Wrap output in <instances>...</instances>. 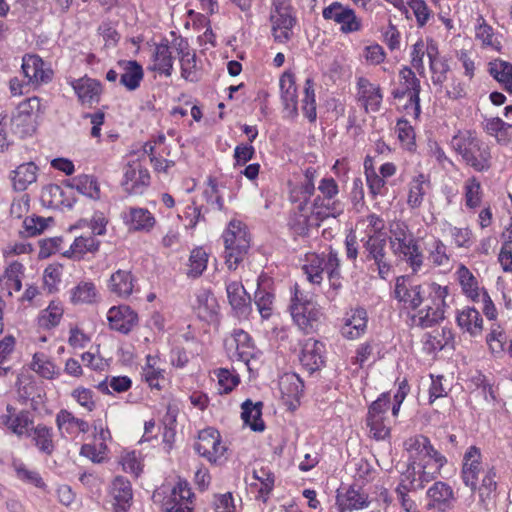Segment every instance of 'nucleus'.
I'll return each mask as SVG.
<instances>
[{
	"label": "nucleus",
	"instance_id": "1",
	"mask_svg": "<svg viewBox=\"0 0 512 512\" xmlns=\"http://www.w3.org/2000/svg\"><path fill=\"white\" fill-rule=\"evenodd\" d=\"M451 145L461 155L463 161L475 171L484 172L491 168L490 148L471 131L455 135Z\"/></svg>",
	"mask_w": 512,
	"mask_h": 512
},
{
	"label": "nucleus",
	"instance_id": "2",
	"mask_svg": "<svg viewBox=\"0 0 512 512\" xmlns=\"http://www.w3.org/2000/svg\"><path fill=\"white\" fill-rule=\"evenodd\" d=\"M389 232V244L393 254L405 259L413 271H417L423 263V257L408 225L403 221H393L389 225Z\"/></svg>",
	"mask_w": 512,
	"mask_h": 512
},
{
	"label": "nucleus",
	"instance_id": "3",
	"mask_svg": "<svg viewBox=\"0 0 512 512\" xmlns=\"http://www.w3.org/2000/svg\"><path fill=\"white\" fill-rule=\"evenodd\" d=\"M225 246V263L229 270H235L250 248V240L240 222L231 221L222 235Z\"/></svg>",
	"mask_w": 512,
	"mask_h": 512
},
{
	"label": "nucleus",
	"instance_id": "4",
	"mask_svg": "<svg viewBox=\"0 0 512 512\" xmlns=\"http://www.w3.org/2000/svg\"><path fill=\"white\" fill-rule=\"evenodd\" d=\"M270 22L274 40L278 43L288 42L293 35L292 29L297 23L295 10L290 0H272Z\"/></svg>",
	"mask_w": 512,
	"mask_h": 512
},
{
	"label": "nucleus",
	"instance_id": "5",
	"mask_svg": "<svg viewBox=\"0 0 512 512\" xmlns=\"http://www.w3.org/2000/svg\"><path fill=\"white\" fill-rule=\"evenodd\" d=\"M430 289L429 299L427 300L430 303L412 316V321L417 320V326L422 329L433 327L445 318V299L448 296V287L431 283Z\"/></svg>",
	"mask_w": 512,
	"mask_h": 512
},
{
	"label": "nucleus",
	"instance_id": "6",
	"mask_svg": "<svg viewBox=\"0 0 512 512\" xmlns=\"http://www.w3.org/2000/svg\"><path fill=\"white\" fill-rule=\"evenodd\" d=\"M290 312L296 325L306 334L315 330L321 317L317 305L304 297L297 286L291 299Z\"/></svg>",
	"mask_w": 512,
	"mask_h": 512
},
{
	"label": "nucleus",
	"instance_id": "7",
	"mask_svg": "<svg viewBox=\"0 0 512 512\" xmlns=\"http://www.w3.org/2000/svg\"><path fill=\"white\" fill-rule=\"evenodd\" d=\"M322 17L327 21H333L340 26L344 34L358 32L362 29L361 19L348 5L334 1L322 10Z\"/></svg>",
	"mask_w": 512,
	"mask_h": 512
},
{
	"label": "nucleus",
	"instance_id": "8",
	"mask_svg": "<svg viewBox=\"0 0 512 512\" xmlns=\"http://www.w3.org/2000/svg\"><path fill=\"white\" fill-rule=\"evenodd\" d=\"M419 474L415 467V462L407 465V468L400 475L399 484L396 487V494L405 511L410 512L416 508L415 502L409 497L410 492L422 490Z\"/></svg>",
	"mask_w": 512,
	"mask_h": 512
},
{
	"label": "nucleus",
	"instance_id": "9",
	"mask_svg": "<svg viewBox=\"0 0 512 512\" xmlns=\"http://www.w3.org/2000/svg\"><path fill=\"white\" fill-rule=\"evenodd\" d=\"M194 449L199 455L207 458L210 462H216L225 451V447L221 445L220 433L212 427L199 432Z\"/></svg>",
	"mask_w": 512,
	"mask_h": 512
},
{
	"label": "nucleus",
	"instance_id": "10",
	"mask_svg": "<svg viewBox=\"0 0 512 512\" xmlns=\"http://www.w3.org/2000/svg\"><path fill=\"white\" fill-rule=\"evenodd\" d=\"M482 454L478 447L470 446L463 457L461 478L472 491L478 488L479 474L482 471Z\"/></svg>",
	"mask_w": 512,
	"mask_h": 512
},
{
	"label": "nucleus",
	"instance_id": "11",
	"mask_svg": "<svg viewBox=\"0 0 512 512\" xmlns=\"http://www.w3.org/2000/svg\"><path fill=\"white\" fill-rule=\"evenodd\" d=\"M325 345L315 339H307L301 350L300 362L302 366L310 373L320 370L324 364Z\"/></svg>",
	"mask_w": 512,
	"mask_h": 512
},
{
	"label": "nucleus",
	"instance_id": "12",
	"mask_svg": "<svg viewBox=\"0 0 512 512\" xmlns=\"http://www.w3.org/2000/svg\"><path fill=\"white\" fill-rule=\"evenodd\" d=\"M44 62L38 55L27 54L22 59V73L26 84L48 83L52 79V71L44 69Z\"/></svg>",
	"mask_w": 512,
	"mask_h": 512
},
{
	"label": "nucleus",
	"instance_id": "13",
	"mask_svg": "<svg viewBox=\"0 0 512 512\" xmlns=\"http://www.w3.org/2000/svg\"><path fill=\"white\" fill-rule=\"evenodd\" d=\"M150 182V175L140 163L128 164L124 171L122 186L129 194H140Z\"/></svg>",
	"mask_w": 512,
	"mask_h": 512
},
{
	"label": "nucleus",
	"instance_id": "14",
	"mask_svg": "<svg viewBox=\"0 0 512 512\" xmlns=\"http://www.w3.org/2000/svg\"><path fill=\"white\" fill-rule=\"evenodd\" d=\"M107 318L111 329L123 334L129 333L138 322L137 313L127 305L110 308Z\"/></svg>",
	"mask_w": 512,
	"mask_h": 512
},
{
	"label": "nucleus",
	"instance_id": "15",
	"mask_svg": "<svg viewBox=\"0 0 512 512\" xmlns=\"http://www.w3.org/2000/svg\"><path fill=\"white\" fill-rule=\"evenodd\" d=\"M121 217L129 231L149 232L155 225L154 216L146 208L130 207L123 211Z\"/></svg>",
	"mask_w": 512,
	"mask_h": 512
},
{
	"label": "nucleus",
	"instance_id": "16",
	"mask_svg": "<svg viewBox=\"0 0 512 512\" xmlns=\"http://www.w3.org/2000/svg\"><path fill=\"white\" fill-rule=\"evenodd\" d=\"M111 494L114 500V512H126L130 508L133 493L128 479L123 476L115 477L112 482Z\"/></svg>",
	"mask_w": 512,
	"mask_h": 512
},
{
	"label": "nucleus",
	"instance_id": "17",
	"mask_svg": "<svg viewBox=\"0 0 512 512\" xmlns=\"http://www.w3.org/2000/svg\"><path fill=\"white\" fill-rule=\"evenodd\" d=\"M71 85L82 104L98 103L102 92V85L98 80L82 77L75 79Z\"/></svg>",
	"mask_w": 512,
	"mask_h": 512
},
{
	"label": "nucleus",
	"instance_id": "18",
	"mask_svg": "<svg viewBox=\"0 0 512 512\" xmlns=\"http://www.w3.org/2000/svg\"><path fill=\"white\" fill-rule=\"evenodd\" d=\"M136 282L131 271L119 269L110 276L108 288L116 296L127 298L133 293Z\"/></svg>",
	"mask_w": 512,
	"mask_h": 512
},
{
	"label": "nucleus",
	"instance_id": "19",
	"mask_svg": "<svg viewBox=\"0 0 512 512\" xmlns=\"http://www.w3.org/2000/svg\"><path fill=\"white\" fill-rule=\"evenodd\" d=\"M427 496L431 501L430 505L441 511H445L446 509L453 507L456 500L452 487L442 481L435 482L428 489Z\"/></svg>",
	"mask_w": 512,
	"mask_h": 512
},
{
	"label": "nucleus",
	"instance_id": "20",
	"mask_svg": "<svg viewBox=\"0 0 512 512\" xmlns=\"http://www.w3.org/2000/svg\"><path fill=\"white\" fill-rule=\"evenodd\" d=\"M117 65L122 70L120 84L129 91L136 90L144 77L142 66L136 60H119Z\"/></svg>",
	"mask_w": 512,
	"mask_h": 512
},
{
	"label": "nucleus",
	"instance_id": "21",
	"mask_svg": "<svg viewBox=\"0 0 512 512\" xmlns=\"http://www.w3.org/2000/svg\"><path fill=\"white\" fill-rule=\"evenodd\" d=\"M229 303L238 315H247L250 310V295L241 282L233 281L226 284Z\"/></svg>",
	"mask_w": 512,
	"mask_h": 512
},
{
	"label": "nucleus",
	"instance_id": "22",
	"mask_svg": "<svg viewBox=\"0 0 512 512\" xmlns=\"http://www.w3.org/2000/svg\"><path fill=\"white\" fill-rule=\"evenodd\" d=\"M270 279L260 276L254 301L262 318L268 319L273 311L274 294L268 290Z\"/></svg>",
	"mask_w": 512,
	"mask_h": 512
},
{
	"label": "nucleus",
	"instance_id": "23",
	"mask_svg": "<svg viewBox=\"0 0 512 512\" xmlns=\"http://www.w3.org/2000/svg\"><path fill=\"white\" fill-rule=\"evenodd\" d=\"M56 425L62 437H65L66 434L71 435L75 433L76 428L82 433H87L89 431L88 422L75 417L66 409H61L57 413Z\"/></svg>",
	"mask_w": 512,
	"mask_h": 512
},
{
	"label": "nucleus",
	"instance_id": "24",
	"mask_svg": "<svg viewBox=\"0 0 512 512\" xmlns=\"http://www.w3.org/2000/svg\"><path fill=\"white\" fill-rule=\"evenodd\" d=\"M178 54L180 55V65H181V76L190 82L198 81L196 76V55L195 53H191L189 51L188 41L180 38L176 47Z\"/></svg>",
	"mask_w": 512,
	"mask_h": 512
},
{
	"label": "nucleus",
	"instance_id": "25",
	"mask_svg": "<svg viewBox=\"0 0 512 512\" xmlns=\"http://www.w3.org/2000/svg\"><path fill=\"white\" fill-rule=\"evenodd\" d=\"M152 58L154 61L151 67L152 70L158 71L165 76H171L173 71V57L167 39H163L155 46Z\"/></svg>",
	"mask_w": 512,
	"mask_h": 512
},
{
	"label": "nucleus",
	"instance_id": "26",
	"mask_svg": "<svg viewBox=\"0 0 512 512\" xmlns=\"http://www.w3.org/2000/svg\"><path fill=\"white\" fill-rule=\"evenodd\" d=\"M458 326L471 336H478L483 329V319L478 310L473 307H466L459 311L456 317Z\"/></svg>",
	"mask_w": 512,
	"mask_h": 512
},
{
	"label": "nucleus",
	"instance_id": "27",
	"mask_svg": "<svg viewBox=\"0 0 512 512\" xmlns=\"http://www.w3.org/2000/svg\"><path fill=\"white\" fill-rule=\"evenodd\" d=\"M366 326L367 312L364 308H357L346 319L341 328V334L347 339H356L365 332Z\"/></svg>",
	"mask_w": 512,
	"mask_h": 512
},
{
	"label": "nucleus",
	"instance_id": "28",
	"mask_svg": "<svg viewBox=\"0 0 512 512\" xmlns=\"http://www.w3.org/2000/svg\"><path fill=\"white\" fill-rule=\"evenodd\" d=\"M241 418L246 425L253 431L262 432L265 429L264 421L262 420V402L253 403L250 399L242 403Z\"/></svg>",
	"mask_w": 512,
	"mask_h": 512
},
{
	"label": "nucleus",
	"instance_id": "29",
	"mask_svg": "<svg viewBox=\"0 0 512 512\" xmlns=\"http://www.w3.org/2000/svg\"><path fill=\"white\" fill-rule=\"evenodd\" d=\"M100 241L93 235H81L76 237L70 249L64 252L65 257L81 259L86 253H95L99 250Z\"/></svg>",
	"mask_w": 512,
	"mask_h": 512
},
{
	"label": "nucleus",
	"instance_id": "30",
	"mask_svg": "<svg viewBox=\"0 0 512 512\" xmlns=\"http://www.w3.org/2000/svg\"><path fill=\"white\" fill-rule=\"evenodd\" d=\"M65 185L91 199H98L100 197V188L96 178L93 176L81 174L65 181Z\"/></svg>",
	"mask_w": 512,
	"mask_h": 512
},
{
	"label": "nucleus",
	"instance_id": "31",
	"mask_svg": "<svg viewBox=\"0 0 512 512\" xmlns=\"http://www.w3.org/2000/svg\"><path fill=\"white\" fill-rule=\"evenodd\" d=\"M400 76L405 81V89L409 91L410 104L414 106L415 115L418 116L420 114V81L415 76V73L412 71V69L408 67H404L400 71Z\"/></svg>",
	"mask_w": 512,
	"mask_h": 512
},
{
	"label": "nucleus",
	"instance_id": "32",
	"mask_svg": "<svg viewBox=\"0 0 512 512\" xmlns=\"http://www.w3.org/2000/svg\"><path fill=\"white\" fill-rule=\"evenodd\" d=\"M37 166L33 162L24 163L14 171L13 186L17 191H24L37 179Z\"/></svg>",
	"mask_w": 512,
	"mask_h": 512
},
{
	"label": "nucleus",
	"instance_id": "33",
	"mask_svg": "<svg viewBox=\"0 0 512 512\" xmlns=\"http://www.w3.org/2000/svg\"><path fill=\"white\" fill-rule=\"evenodd\" d=\"M0 424L6 426L17 436H22L26 433L28 426L32 424V420L30 418V413L26 410H22L16 416L1 415Z\"/></svg>",
	"mask_w": 512,
	"mask_h": 512
},
{
	"label": "nucleus",
	"instance_id": "34",
	"mask_svg": "<svg viewBox=\"0 0 512 512\" xmlns=\"http://www.w3.org/2000/svg\"><path fill=\"white\" fill-rule=\"evenodd\" d=\"M229 345L235 347V355L243 362H248L251 356L252 342L250 335L242 329L233 331Z\"/></svg>",
	"mask_w": 512,
	"mask_h": 512
},
{
	"label": "nucleus",
	"instance_id": "35",
	"mask_svg": "<svg viewBox=\"0 0 512 512\" xmlns=\"http://www.w3.org/2000/svg\"><path fill=\"white\" fill-rule=\"evenodd\" d=\"M489 73L504 85L507 92L512 93V64L503 60H495L489 64Z\"/></svg>",
	"mask_w": 512,
	"mask_h": 512
},
{
	"label": "nucleus",
	"instance_id": "36",
	"mask_svg": "<svg viewBox=\"0 0 512 512\" xmlns=\"http://www.w3.org/2000/svg\"><path fill=\"white\" fill-rule=\"evenodd\" d=\"M363 247L367 254V260H373L375 263L387 259L386 257V239L382 235H369L364 241Z\"/></svg>",
	"mask_w": 512,
	"mask_h": 512
},
{
	"label": "nucleus",
	"instance_id": "37",
	"mask_svg": "<svg viewBox=\"0 0 512 512\" xmlns=\"http://www.w3.org/2000/svg\"><path fill=\"white\" fill-rule=\"evenodd\" d=\"M208 253L202 247L194 248L189 256L188 270L189 278H198L207 268Z\"/></svg>",
	"mask_w": 512,
	"mask_h": 512
},
{
	"label": "nucleus",
	"instance_id": "38",
	"mask_svg": "<svg viewBox=\"0 0 512 512\" xmlns=\"http://www.w3.org/2000/svg\"><path fill=\"white\" fill-rule=\"evenodd\" d=\"M33 439L38 449L47 454L51 455L54 451L53 442V431L52 428L45 425L39 424L33 428Z\"/></svg>",
	"mask_w": 512,
	"mask_h": 512
},
{
	"label": "nucleus",
	"instance_id": "39",
	"mask_svg": "<svg viewBox=\"0 0 512 512\" xmlns=\"http://www.w3.org/2000/svg\"><path fill=\"white\" fill-rule=\"evenodd\" d=\"M427 182L426 176L422 173L414 177L410 182L407 204L411 208H418L421 206L425 195L424 184Z\"/></svg>",
	"mask_w": 512,
	"mask_h": 512
},
{
	"label": "nucleus",
	"instance_id": "40",
	"mask_svg": "<svg viewBox=\"0 0 512 512\" xmlns=\"http://www.w3.org/2000/svg\"><path fill=\"white\" fill-rule=\"evenodd\" d=\"M302 111L310 122L317 118L314 83L311 78H307L304 87V98L302 99Z\"/></svg>",
	"mask_w": 512,
	"mask_h": 512
},
{
	"label": "nucleus",
	"instance_id": "41",
	"mask_svg": "<svg viewBox=\"0 0 512 512\" xmlns=\"http://www.w3.org/2000/svg\"><path fill=\"white\" fill-rule=\"evenodd\" d=\"M280 388L283 394L298 399L303 395L304 383L297 374H286L280 381Z\"/></svg>",
	"mask_w": 512,
	"mask_h": 512
},
{
	"label": "nucleus",
	"instance_id": "42",
	"mask_svg": "<svg viewBox=\"0 0 512 512\" xmlns=\"http://www.w3.org/2000/svg\"><path fill=\"white\" fill-rule=\"evenodd\" d=\"M457 274L459 276L460 284L465 295L475 301L479 297L478 283L473 274L467 267L461 265Z\"/></svg>",
	"mask_w": 512,
	"mask_h": 512
},
{
	"label": "nucleus",
	"instance_id": "43",
	"mask_svg": "<svg viewBox=\"0 0 512 512\" xmlns=\"http://www.w3.org/2000/svg\"><path fill=\"white\" fill-rule=\"evenodd\" d=\"M464 190L466 206L471 209L478 207L482 199V190L481 184L475 176L465 181Z\"/></svg>",
	"mask_w": 512,
	"mask_h": 512
},
{
	"label": "nucleus",
	"instance_id": "44",
	"mask_svg": "<svg viewBox=\"0 0 512 512\" xmlns=\"http://www.w3.org/2000/svg\"><path fill=\"white\" fill-rule=\"evenodd\" d=\"M96 297L95 285L91 282H81L72 289L71 301L74 304L92 303Z\"/></svg>",
	"mask_w": 512,
	"mask_h": 512
},
{
	"label": "nucleus",
	"instance_id": "45",
	"mask_svg": "<svg viewBox=\"0 0 512 512\" xmlns=\"http://www.w3.org/2000/svg\"><path fill=\"white\" fill-rule=\"evenodd\" d=\"M358 100L363 104L366 111L376 112L380 109L383 100V94L379 86L370 90L361 91L358 95Z\"/></svg>",
	"mask_w": 512,
	"mask_h": 512
},
{
	"label": "nucleus",
	"instance_id": "46",
	"mask_svg": "<svg viewBox=\"0 0 512 512\" xmlns=\"http://www.w3.org/2000/svg\"><path fill=\"white\" fill-rule=\"evenodd\" d=\"M386 417L367 415L366 425L370 436L376 440H384L390 435V428L385 423Z\"/></svg>",
	"mask_w": 512,
	"mask_h": 512
},
{
	"label": "nucleus",
	"instance_id": "47",
	"mask_svg": "<svg viewBox=\"0 0 512 512\" xmlns=\"http://www.w3.org/2000/svg\"><path fill=\"white\" fill-rule=\"evenodd\" d=\"M13 468L19 480L38 488L45 486L40 474L34 470L27 469V467L22 462L14 461Z\"/></svg>",
	"mask_w": 512,
	"mask_h": 512
},
{
	"label": "nucleus",
	"instance_id": "48",
	"mask_svg": "<svg viewBox=\"0 0 512 512\" xmlns=\"http://www.w3.org/2000/svg\"><path fill=\"white\" fill-rule=\"evenodd\" d=\"M341 499H344V505L350 509H363L369 504L368 495L361 492L360 489H355L351 486L344 495H340Z\"/></svg>",
	"mask_w": 512,
	"mask_h": 512
},
{
	"label": "nucleus",
	"instance_id": "49",
	"mask_svg": "<svg viewBox=\"0 0 512 512\" xmlns=\"http://www.w3.org/2000/svg\"><path fill=\"white\" fill-rule=\"evenodd\" d=\"M431 283L426 285H414L412 286L411 293L407 296L404 303H408L409 307L413 310L418 309L425 301L429 299L431 291Z\"/></svg>",
	"mask_w": 512,
	"mask_h": 512
},
{
	"label": "nucleus",
	"instance_id": "50",
	"mask_svg": "<svg viewBox=\"0 0 512 512\" xmlns=\"http://www.w3.org/2000/svg\"><path fill=\"white\" fill-rule=\"evenodd\" d=\"M63 309L54 303H51L39 317V325L43 328L50 329L57 326L62 318Z\"/></svg>",
	"mask_w": 512,
	"mask_h": 512
},
{
	"label": "nucleus",
	"instance_id": "51",
	"mask_svg": "<svg viewBox=\"0 0 512 512\" xmlns=\"http://www.w3.org/2000/svg\"><path fill=\"white\" fill-rule=\"evenodd\" d=\"M31 368L44 378L50 379L54 375V364L48 360L44 353H35Z\"/></svg>",
	"mask_w": 512,
	"mask_h": 512
},
{
	"label": "nucleus",
	"instance_id": "52",
	"mask_svg": "<svg viewBox=\"0 0 512 512\" xmlns=\"http://www.w3.org/2000/svg\"><path fill=\"white\" fill-rule=\"evenodd\" d=\"M280 89L282 102L297 99V88L295 85L294 75L285 72L280 78Z\"/></svg>",
	"mask_w": 512,
	"mask_h": 512
},
{
	"label": "nucleus",
	"instance_id": "53",
	"mask_svg": "<svg viewBox=\"0 0 512 512\" xmlns=\"http://www.w3.org/2000/svg\"><path fill=\"white\" fill-rule=\"evenodd\" d=\"M429 67L432 72V82L434 85H442L447 79V73L450 69L447 60L438 58L429 62Z\"/></svg>",
	"mask_w": 512,
	"mask_h": 512
},
{
	"label": "nucleus",
	"instance_id": "54",
	"mask_svg": "<svg viewBox=\"0 0 512 512\" xmlns=\"http://www.w3.org/2000/svg\"><path fill=\"white\" fill-rule=\"evenodd\" d=\"M407 4L416 17L417 25L419 27L425 26L432 15L426 2L424 0H408Z\"/></svg>",
	"mask_w": 512,
	"mask_h": 512
},
{
	"label": "nucleus",
	"instance_id": "55",
	"mask_svg": "<svg viewBox=\"0 0 512 512\" xmlns=\"http://www.w3.org/2000/svg\"><path fill=\"white\" fill-rule=\"evenodd\" d=\"M303 271L311 283L320 284L323 280L322 275L325 272V268H323V259L317 256L314 257L310 264L303 266Z\"/></svg>",
	"mask_w": 512,
	"mask_h": 512
},
{
	"label": "nucleus",
	"instance_id": "56",
	"mask_svg": "<svg viewBox=\"0 0 512 512\" xmlns=\"http://www.w3.org/2000/svg\"><path fill=\"white\" fill-rule=\"evenodd\" d=\"M254 478L261 483L259 494L265 502L274 487V474L268 470L260 469L259 471H254Z\"/></svg>",
	"mask_w": 512,
	"mask_h": 512
},
{
	"label": "nucleus",
	"instance_id": "57",
	"mask_svg": "<svg viewBox=\"0 0 512 512\" xmlns=\"http://www.w3.org/2000/svg\"><path fill=\"white\" fill-rule=\"evenodd\" d=\"M496 478V470L494 467H489L486 470V473L482 479V484L480 487V501L482 503H485V497L488 498L490 494L497 489V482L495 481Z\"/></svg>",
	"mask_w": 512,
	"mask_h": 512
},
{
	"label": "nucleus",
	"instance_id": "58",
	"mask_svg": "<svg viewBox=\"0 0 512 512\" xmlns=\"http://www.w3.org/2000/svg\"><path fill=\"white\" fill-rule=\"evenodd\" d=\"M31 117L27 115L24 117L23 114H18L16 111L11 117V127L14 133L19 134L20 137H24L28 134L32 127Z\"/></svg>",
	"mask_w": 512,
	"mask_h": 512
},
{
	"label": "nucleus",
	"instance_id": "59",
	"mask_svg": "<svg viewBox=\"0 0 512 512\" xmlns=\"http://www.w3.org/2000/svg\"><path fill=\"white\" fill-rule=\"evenodd\" d=\"M390 407V394L382 393L370 406L367 415L385 417Z\"/></svg>",
	"mask_w": 512,
	"mask_h": 512
},
{
	"label": "nucleus",
	"instance_id": "60",
	"mask_svg": "<svg viewBox=\"0 0 512 512\" xmlns=\"http://www.w3.org/2000/svg\"><path fill=\"white\" fill-rule=\"evenodd\" d=\"M194 496L191 489L186 482H179L172 490L171 497L167 500L171 503L180 502L188 505L191 503V498Z\"/></svg>",
	"mask_w": 512,
	"mask_h": 512
},
{
	"label": "nucleus",
	"instance_id": "61",
	"mask_svg": "<svg viewBox=\"0 0 512 512\" xmlns=\"http://www.w3.org/2000/svg\"><path fill=\"white\" fill-rule=\"evenodd\" d=\"M477 21L476 38L481 40L483 45L496 47L493 42V28L485 22L481 15L478 17Z\"/></svg>",
	"mask_w": 512,
	"mask_h": 512
},
{
	"label": "nucleus",
	"instance_id": "62",
	"mask_svg": "<svg viewBox=\"0 0 512 512\" xmlns=\"http://www.w3.org/2000/svg\"><path fill=\"white\" fill-rule=\"evenodd\" d=\"M425 56V45L422 39H419L413 46L411 52V64L418 71L423 74L425 67L423 58Z\"/></svg>",
	"mask_w": 512,
	"mask_h": 512
},
{
	"label": "nucleus",
	"instance_id": "63",
	"mask_svg": "<svg viewBox=\"0 0 512 512\" xmlns=\"http://www.w3.org/2000/svg\"><path fill=\"white\" fill-rule=\"evenodd\" d=\"M73 398L87 411H93L95 401L93 400V391L87 388H77L72 392Z\"/></svg>",
	"mask_w": 512,
	"mask_h": 512
},
{
	"label": "nucleus",
	"instance_id": "64",
	"mask_svg": "<svg viewBox=\"0 0 512 512\" xmlns=\"http://www.w3.org/2000/svg\"><path fill=\"white\" fill-rule=\"evenodd\" d=\"M512 240L511 237L506 240L498 255V260L505 272H512Z\"/></svg>",
	"mask_w": 512,
	"mask_h": 512
}]
</instances>
